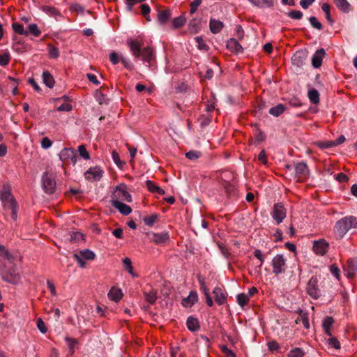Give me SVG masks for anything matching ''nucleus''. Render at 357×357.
Returning <instances> with one entry per match:
<instances>
[{
    "instance_id": "46",
    "label": "nucleus",
    "mask_w": 357,
    "mask_h": 357,
    "mask_svg": "<svg viewBox=\"0 0 357 357\" xmlns=\"http://www.w3.org/2000/svg\"><path fill=\"white\" fill-rule=\"evenodd\" d=\"M10 55L9 52H4L0 54V66H6L9 63Z\"/></svg>"
},
{
    "instance_id": "36",
    "label": "nucleus",
    "mask_w": 357,
    "mask_h": 357,
    "mask_svg": "<svg viewBox=\"0 0 357 357\" xmlns=\"http://www.w3.org/2000/svg\"><path fill=\"white\" fill-rule=\"evenodd\" d=\"M250 1L258 7H271L273 5V0H250Z\"/></svg>"
},
{
    "instance_id": "60",
    "label": "nucleus",
    "mask_w": 357,
    "mask_h": 357,
    "mask_svg": "<svg viewBox=\"0 0 357 357\" xmlns=\"http://www.w3.org/2000/svg\"><path fill=\"white\" fill-rule=\"evenodd\" d=\"M1 256L3 257L5 259L8 260V264H12L13 256L6 248L4 251L1 252Z\"/></svg>"
},
{
    "instance_id": "33",
    "label": "nucleus",
    "mask_w": 357,
    "mask_h": 357,
    "mask_svg": "<svg viewBox=\"0 0 357 357\" xmlns=\"http://www.w3.org/2000/svg\"><path fill=\"white\" fill-rule=\"evenodd\" d=\"M159 218L157 213H152L150 215L146 216L143 218L144 222L146 225L151 227L155 223Z\"/></svg>"
},
{
    "instance_id": "39",
    "label": "nucleus",
    "mask_w": 357,
    "mask_h": 357,
    "mask_svg": "<svg viewBox=\"0 0 357 357\" xmlns=\"http://www.w3.org/2000/svg\"><path fill=\"white\" fill-rule=\"evenodd\" d=\"M172 23L174 29H178L185 23V17L184 15H180L173 19Z\"/></svg>"
},
{
    "instance_id": "4",
    "label": "nucleus",
    "mask_w": 357,
    "mask_h": 357,
    "mask_svg": "<svg viewBox=\"0 0 357 357\" xmlns=\"http://www.w3.org/2000/svg\"><path fill=\"white\" fill-rule=\"evenodd\" d=\"M0 274L4 281L12 284H17L20 281V275L13 264H6L0 268Z\"/></svg>"
},
{
    "instance_id": "25",
    "label": "nucleus",
    "mask_w": 357,
    "mask_h": 357,
    "mask_svg": "<svg viewBox=\"0 0 357 357\" xmlns=\"http://www.w3.org/2000/svg\"><path fill=\"white\" fill-rule=\"evenodd\" d=\"M169 234L167 232L154 233L152 235V241L157 244H163L168 241Z\"/></svg>"
},
{
    "instance_id": "61",
    "label": "nucleus",
    "mask_w": 357,
    "mask_h": 357,
    "mask_svg": "<svg viewBox=\"0 0 357 357\" xmlns=\"http://www.w3.org/2000/svg\"><path fill=\"white\" fill-rule=\"evenodd\" d=\"M269 351H273L278 350L280 348L279 344L276 341H270L267 343Z\"/></svg>"
},
{
    "instance_id": "11",
    "label": "nucleus",
    "mask_w": 357,
    "mask_h": 357,
    "mask_svg": "<svg viewBox=\"0 0 357 357\" xmlns=\"http://www.w3.org/2000/svg\"><path fill=\"white\" fill-rule=\"evenodd\" d=\"M344 272L349 278L357 275V257L349 259L347 264L344 266Z\"/></svg>"
},
{
    "instance_id": "35",
    "label": "nucleus",
    "mask_w": 357,
    "mask_h": 357,
    "mask_svg": "<svg viewBox=\"0 0 357 357\" xmlns=\"http://www.w3.org/2000/svg\"><path fill=\"white\" fill-rule=\"evenodd\" d=\"M145 298L149 303H153L157 298V291L155 289H151L149 291H144V293Z\"/></svg>"
},
{
    "instance_id": "1",
    "label": "nucleus",
    "mask_w": 357,
    "mask_h": 357,
    "mask_svg": "<svg viewBox=\"0 0 357 357\" xmlns=\"http://www.w3.org/2000/svg\"><path fill=\"white\" fill-rule=\"evenodd\" d=\"M130 52L135 59L142 58L144 63H147V66L153 69V62L155 61V53L151 47L142 48V43L137 39H128L126 42Z\"/></svg>"
},
{
    "instance_id": "54",
    "label": "nucleus",
    "mask_w": 357,
    "mask_h": 357,
    "mask_svg": "<svg viewBox=\"0 0 357 357\" xmlns=\"http://www.w3.org/2000/svg\"><path fill=\"white\" fill-rule=\"evenodd\" d=\"M126 4V9L128 11H132L133 6L139 3H142L145 0H125Z\"/></svg>"
},
{
    "instance_id": "57",
    "label": "nucleus",
    "mask_w": 357,
    "mask_h": 357,
    "mask_svg": "<svg viewBox=\"0 0 357 357\" xmlns=\"http://www.w3.org/2000/svg\"><path fill=\"white\" fill-rule=\"evenodd\" d=\"M112 156L114 162L117 166L121 167L123 165V162H122L120 160L119 153L116 151H112Z\"/></svg>"
},
{
    "instance_id": "28",
    "label": "nucleus",
    "mask_w": 357,
    "mask_h": 357,
    "mask_svg": "<svg viewBox=\"0 0 357 357\" xmlns=\"http://www.w3.org/2000/svg\"><path fill=\"white\" fill-rule=\"evenodd\" d=\"M213 293L214 294L215 301L216 303H218L219 305H222L225 303L226 300V296L220 287H215L213 289Z\"/></svg>"
},
{
    "instance_id": "52",
    "label": "nucleus",
    "mask_w": 357,
    "mask_h": 357,
    "mask_svg": "<svg viewBox=\"0 0 357 357\" xmlns=\"http://www.w3.org/2000/svg\"><path fill=\"white\" fill-rule=\"evenodd\" d=\"M49 56L51 59H56L59 56V49L56 47L49 45Z\"/></svg>"
},
{
    "instance_id": "50",
    "label": "nucleus",
    "mask_w": 357,
    "mask_h": 357,
    "mask_svg": "<svg viewBox=\"0 0 357 357\" xmlns=\"http://www.w3.org/2000/svg\"><path fill=\"white\" fill-rule=\"evenodd\" d=\"M12 49L17 53H23L26 51L24 45L20 42L15 43L12 46Z\"/></svg>"
},
{
    "instance_id": "44",
    "label": "nucleus",
    "mask_w": 357,
    "mask_h": 357,
    "mask_svg": "<svg viewBox=\"0 0 357 357\" xmlns=\"http://www.w3.org/2000/svg\"><path fill=\"white\" fill-rule=\"evenodd\" d=\"M237 303L241 306H244L249 301V296L245 294H239L236 296Z\"/></svg>"
},
{
    "instance_id": "32",
    "label": "nucleus",
    "mask_w": 357,
    "mask_h": 357,
    "mask_svg": "<svg viewBox=\"0 0 357 357\" xmlns=\"http://www.w3.org/2000/svg\"><path fill=\"white\" fill-rule=\"evenodd\" d=\"M43 79L44 84L49 88H52L54 85L53 76L47 70L43 73Z\"/></svg>"
},
{
    "instance_id": "37",
    "label": "nucleus",
    "mask_w": 357,
    "mask_h": 357,
    "mask_svg": "<svg viewBox=\"0 0 357 357\" xmlns=\"http://www.w3.org/2000/svg\"><path fill=\"white\" fill-rule=\"evenodd\" d=\"M12 28L13 31L20 35H24L27 36H28V31L24 29L23 25L14 22L12 24Z\"/></svg>"
},
{
    "instance_id": "34",
    "label": "nucleus",
    "mask_w": 357,
    "mask_h": 357,
    "mask_svg": "<svg viewBox=\"0 0 357 357\" xmlns=\"http://www.w3.org/2000/svg\"><path fill=\"white\" fill-rule=\"evenodd\" d=\"M284 109L285 107L284 106V105L278 104L269 109V114L274 116H279L282 113L284 112Z\"/></svg>"
},
{
    "instance_id": "30",
    "label": "nucleus",
    "mask_w": 357,
    "mask_h": 357,
    "mask_svg": "<svg viewBox=\"0 0 357 357\" xmlns=\"http://www.w3.org/2000/svg\"><path fill=\"white\" fill-rule=\"evenodd\" d=\"M146 185L148 190L153 193H158L159 195H164L165 190L156 185L153 182L150 180L146 181Z\"/></svg>"
},
{
    "instance_id": "53",
    "label": "nucleus",
    "mask_w": 357,
    "mask_h": 357,
    "mask_svg": "<svg viewBox=\"0 0 357 357\" xmlns=\"http://www.w3.org/2000/svg\"><path fill=\"white\" fill-rule=\"evenodd\" d=\"M65 340L68 342V345L70 350V354H73L74 353V348L77 344V340L76 339L70 338L68 337H66Z\"/></svg>"
},
{
    "instance_id": "43",
    "label": "nucleus",
    "mask_w": 357,
    "mask_h": 357,
    "mask_svg": "<svg viewBox=\"0 0 357 357\" xmlns=\"http://www.w3.org/2000/svg\"><path fill=\"white\" fill-rule=\"evenodd\" d=\"M327 343L329 347L336 349H340L341 347L340 343L337 339L332 335L327 340Z\"/></svg>"
},
{
    "instance_id": "5",
    "label": "nucleus",
    "mask_w": 357,
    "mask_h": 357,
    "mask_svg": "<svg viewBox=\"0 0 357 357\" xmlns=\"http://www.w3.org/2000/svg\"><path fill=\"white\" fill-rule=\"evenodd\" d=\"M273 266V273L275 275L284 273L287 269L286 259L282 255H275L271 261Z\"/></svg>"
},
{
    "instance_id": "62",
    "label": "nucleus",
    "mask_w": 357,
    "mask_h": 357,
    "mask_svg": "<svg viewBox=\"0 0 357 357\" xmlns=\"http://www.w3.org/2000/svg\"><path fill=\"white\" fill-rule=\"evenodd\" d=\"M52 142L48 137H45L42 139L41 146L43 149H48L52 146Z\"/></svg>"
},
{
    "instance_id": "15",
    "label": "nucleus",
    "mask_w": 357,
    "mask_h": 357,
    "mask_svg": "<svg viewBox=\"0 0 357 357\" xmlns=\"http://www.w3.org/2000/svg\"><path fill=\"white\" fill-rule=\"evenodd\" d=\"M294 170L298 181H302L309 174L307 166L304 162H299L295 165Z\"/></svg>"
},
{
    "instance_id": "23",
    "label": "nucleus",
    "mask_w": 357,
    "mask_h": 357,
    "mask_svg": "<svg viewBox=\"0 0 357 357\" xmlns=\"http://www.w3.org/2000/svg\"><path fill=\"white\" fill-rule=\"evenodd\" d=\"M337 8L344 13L351 10V6L347 0H333Z\"/></svg>"
},
{
    "instance_id": "27",
    "label": "nucleus",
    "mask_w": 357,
    "mask_h": 357,
    "mask_svg": "<svg viewBox=\"0 0 357 357\" xmlns=\"http://www.w3.org/2000/svg\"><path fill=\"white\" fill-rule=\"evenodd\" d=\"M223 26H224V24H223L222 22H221L220 20H215V19L210 20L209 27H210L211 31L213 33L216 34V33L220 32V31L222 29Z\"/></svg>"
},
{
    "instance_id": "6",
    "label": "nucleus",
    "mask_w": 357,
    "mask_h": 357,
    "mask_svg": "<svg viewBox=\"0 0 357 357\" xmlns=\"http://www.w3.org/2000/svg\"><path fill=\"white\" fill-rule=\"evenodd\" d=\"M43 188L45 193L53 194L56 190V181L53 175L45 172L42 176Z\"/></svg>"
},
{
    "instance_id": "20",
    "label": "nucleus",
    "mask_w": 357,
    "mask_h": 357,
    "mask_svg": "<svg viewBox=\"0 0 357 357\" xmlns=\"http://www.w3.org/2000/svg\"><path fill=\"white\" fill-rule=\"evenodd\" d=\"M198 300V294L195 291H191L189 295L183 298L182 305L185 307L192 306Z\"/></svg>"
},
{
    "instance_id": "18",
    "label": "nucleus",
    "mask_w": 357,
    "mask_h": 357,
    "mask_svg": "<svg viewBox=\"0 0 357 357\" xmlns=\"http://www.w3.org/2000/svg\"><path fill=\"white\" fill-rule=\"evenodd\" d=\"M319 78V75H317L315 79H316V86L317 88H314V105H317L320 100L319 97L321 94H325L326 90L322 86L321 82L318 81V79Z\"/></svg>"
},
{
    "instance_id": "9",
    "label": "nucleus",
    "mask_w": 357,
    "mask_h": 357,
    "mask_svg": "<svg viewBox=\"0 0 357 357\" xmlns=\"http://www.w3.org/2000/svg\"><path fill=\"white\" fill-rule=\"evenodd\" d=\"M307 58V52L305 50H301L293 55L291 58V63L295 70L301 68L306 63Z\"/></svg>"
},
{
    "instance_id": "47",
    "label": "nucleus",
    "mask_w": 357,
    "mask_h": 357,
    "mask_svg": "<svg viewBox=\"0 0 357 357\" xmlns=\"http://www.w3.org/2000/svg\"><path fill=\"white\" fill-rule=\"evenodd\" d=\"M195 40L197 43V46L199 50L206 51L208 50V46L206 45L202 36H197L195 38Z\"/></svg>"
},
{
    "instance_id": "7",
    "label": "nucleus",
    "mask_w": 357,
    "mask_h": 357,
    "mask_svg": "<svg viewBox=\"0 0 357 357\" xmlns=\"http://www.w3.org/2000/svg\"><path fill=\"white\" fill-rule=\"evenodd\" d=\"M111 200H119L121 202L125 201L127 202H131L132 197L130 194L127 191L126 186L122 184L116 187L114 192L111 196Z\"/></svg>"
},
{
    "instance_id": "58",
    "label": "nucleus",
    "mask_w": 357,
    "mask_h": 357,
    "mask_svg": "<svg viewBox=\"0 0 357 357\" xmlns=\"http://www.w3.org/2000/svg\"><path fill=\"white\" fill-rule=\"evenodd\" d=\"M288 16L292 19L299 20L302 17L303 13L299 10H291L288 13Z\"/></svg>"
},
{
    "instance_id": "22",
    "label": "nucleus",
    "mask_w": 357,
    "mask_h": 357,
    "mask_svg": "<svg viewBox=\"0 0 357 357\" xmlns=\"http://www.w3.org/2000/svg\"><path fill=\"white\" fill-rule=\"evenodd\" d=\"M227 47L229 50L235 53H241L243 52V47L238 42V40L235 38H230L227 42Z\"/></svg>"
},
{
    "instance_id": "14",
    "label": "nucleus",
    "mask_w": 357,
    "mask_h": 357,
    "mask_svg": "<svg viewBox=\"0 0 357 357\" xmlns=\"http://www.w3.org/2000/svg\"><path fill=\"white\" fill-rule=\"evenodd\" d=\"M103 172L98 167L89 168L85 173L84 176L89 181H99L102 177Z\"/></svg>"
},
{
    "instance_id": "8",
    "label": "nucleus",
    "mask_w": 357,
    "mask_h": 357,
    "mask_svg": "<svg viewBox=\"0 0 357 357\" xmlns=\"http://www.w3.org/2000/svg\"><path fill=\"white\" fill-rule=\"evenodd\" d=\"M74 259L82 268L86 267L84 260H93L96 257L95 253L89 249H84L73 255Z\"/></svg>"
},
{
    "instance_id": "51",
    "label": "nucleus",
    "mask_w": 357,
    "mask_h": 357,
    "mask_svg": "<svg viewBox=\"0 0 357 357\" xmlns=\"http://www.w3.org/2000/svg\"><path fill=\"white\" fill-rule=\"evenodd\" d=\"M201 152L198 151H190L185 153V157L191 160L198 159L201 156Z\"/></svg>"
},
{
    "instance_id": "13",
    "label": "nucleus",
    "mask_w": 357,
    "mask_h": 357,
    "mask_svg": "<svg viewBox=\"0 0 357 357\" xmlns=\"http://www.w3.org/2000/svg\"><path fill=\"white\" fill-rule=\"evenodd\" d=\"M329 243L324 238L314 241V252L321 256L324 255L328 250Z\"/></svg>"
},
{
    "instance_id": "19",
    "label": "nucleus",
    "mask_w": 357,
    "mask_h": 357,
    "mask_svg": "<svg viewBox=\"0 0 357 357\" xmlns=\"http://www.w3.org/2000/svg\"><path fill=\"white\" fill-rule=\"evenodd\" d=\"M326 53L324 49L320 48L314 53V68H319L326 57Z\"/></svg>"
},
{
    "instance_id": "12",
    "label": "nucleus",
    "mask_w": 357,
    "mask_h": 357,
    "mask_svg": "<svg viewBox=\"0 0 357 357\" xmlns=\"http://www.w3.org/2000/svg\"><path fill=\"white\" fill-rule=\"evenodd\" d=\"M286 209L281 203L274 204L272 217L276 221L277 224H280L286 218Z\"/></svg>"
},
{
    "instance_id": "42",
    "label": "nucleus",
    "mask_w": 357,
    "mask_h": 357,
    "mask_svg": "<svg viewBox=\"0 0 357 357\" xmlns=\"http://www.w3.org/2000/svg\"><path fill=\"white\" fill-rule=\"evenodd\" d=\"M304 355L305 352L298 347L291 349L287 354L288 357H303Z\"/></svg>"
},
{
    "instance_id": "17",
    "label": "nucleus",
    "mask_w": 357,
    "mask_h": 357,
    "mask_svg": "<svg viewBox=\"0 0 357 357\" xmlns=\"http://www.w3.org/2000/svg\"><path fill=\"white\" fill-rule=\"evenodd\" d=\"M111 204L123 215H128L132 212V208L121 201L111 200Z\"/></svg>"
},
{
    "instance_id": "21",
    "label": "nucleus",
    "mask_w": 357,
    "mask_h": 357,
    "mask_svg": "<svg viewBox=\"0 0 357 357\" xmlns=\"http://www.w3.org/2000/svg\"><path fill=\"white\" fill-rule=\"evenodd\" d=\"M186 326L188 329L191 332H197L200 329V324L199 320L193 316L188 317L186 321Z\"/></svg>"
},
{
    "instance_id": "26",
    "label": "nucleus",
    "mask_w": 357,
    "mask_h": 357,
    "mask_svg": "<svg viewBox=\"0 0 357 357\" xmlns=\"http://www.w3.org/2000/svg\"><path fill=\"white\" fill-rule=\"evenodd\" d=\"M107 296L110 300L114 301L115 302H118L121 299L123 296V293L121 291V289L113 287L109 291Z\"/></svg>"
},
{
    "instance_id": "38",
    "label": "nucleus",
    "mask_w": 357,
    "mask_h": 357,
    "mask_svg": "<svg viewBox=\"0 0 357 357\" xmlns=\"http://www.w3.org/2000/svg\"><path fill=\"white\" fill-rule=\"evenodd\" d=\"M123 264L124 269L126 271H128L130 275H132L134 277L137 276L133 272V267L130 259H129L128 257H126L125 259H123Z\"/></svg>"
},
{
    "instance_id": "16",
    "label": "nucleus",
    "mask_w": 357,
    "mask_h": 357,
    "mask_svg": "<svg viewBox=\"0 0 357 357\" xmlns=\"http://www.w3.org/2000/svg\"><path fill=\"white\" fill-rule=\"evenodd\" d=\"M314 283L315 281L314 280ZM314 300H318L320 298V301L317 303H314V305H323L324 303H327L331 301V296H326L325 294H323V292L317 287L315 284H314Z\"/></svg>"
},
{
    "instance_id": "56",
    "label": "nucleus",
    "mask_w": 357,
    "mask_h": 357,
    "mask_svg": "<svg viewBox=\"0 0 357 357\" xmlns=\"http://www.w3.org/2000/svg\"><path fill=\"white\" fill-rule=\"evenodd\" d=\"M37 327L38 329L42 333H46L47 331V328L45 326V324L43 321L42 318H38L37 319Z\"/></svg>"
},
{
    "instance_id": "59",
    "label": "nucleus",
    "mask_w": 357,
    "mask_h": 357,
    "mask_svg": "<svg viewBox=\"0 0 357 357\" xmlns=\"http://www.w3.org/2000/svg\"><path fill=\"white\" fill-rule=\"evenodd\" d=\"M331 141L326 142H314V144L317 145L321 149H325L327 148L333 147L332 145H330Z\"/></svg>"
},
{
    "instance_id": "40",
    "label": "nucleus",
    "mask_w": 357,
    "mask_h": 357,
    "mask_svg": "<svg viewBox=\"0 0 357 357\" xmlns=\"http://www.w3.org/2000/svg\"><path fill=\"white\" fill-rule=\"evenodd\" d=\"M28 31V35L29 33L33 35L35 37H38L41 31L38 29V25L36 24H31L28 26V29L26 30Z\"/></svg>"
},
{
    "instance_id": "41",
    "label": "nucleus",
    "mask_w": 357,
    "mask_h": 357,
    "mask_svg": "<svg viewBox=\"0 0 357 357\" xmlns=\"http://www.w3.org/2000/svg\"><path fill=\"white\" fill-rule=\"evenodd\" d=\"M141 13L146 18L147 21H151L150 12L151 8L148 4L144 3L140 6Z\"/></svg>"
},
{
    "instance_id": "2",
    "label": "nucleus",
    "mask_w": 357,
    "mask_h": 357,
    "mask_svg": "<svg viewBox=\"0 0 357 357\" xmlns=\"http://www.w3.org/2000/svg\"><path fill=\"white\" fill-rule=\"evenodd\" d=\"M0 201L5 209L11 211V218L16 220L17 218V210L19 208L17 202L13 196L9 184L3 185V190L0 192Z\"/></svg>"
},
{
    "instance_id": "63",
    "label": "nucleus",
    "mask_w": 357,
    "mask_h": 357,
    "mask_svg": "<svg viewBox=\"0 0 357 357\" xmlns=\"http://www.w3.org/2000/svg\"><path fill=\"white\" fill-rule=\"evenodd\" d=\"M84 238V235L79 231L74 232L73 235L71 236V241L72 242H76L79 241L80 240H82Z\"/></svg>"
},
{
    "instance_id": "31",
    "label": "nucleus",
    "mask_w": 357,
    "mask_h": 357,
    "mask_svg": "<svg viewBox=\"0 0 357 357\" xmlns=\"http://www.w3.org/2000/svg\"><path fill=\"white\" fill-rule=\"evenodd\" d=\"M333 323L334 319L331 317H326L323 321L322 327L325 333L328 336H331L330 328L333 326Z\"/></svg>"
},
{
    "instance_id": "45",
    "label": "nucleus",
    "mask_w": 357,
    "mask_h": 357,
    "mask_svg": "<svg viewBox=\"0 0 357 357\" xmlns=\"http://www.w3.org/2000/svg\"><path fill=\"white\" fill-rule=\"evenodd\" d=\"M96 99L100 105L107 104V96L103 94L101 91L97 90L95 93Z\"/></svg>"
},
{
    "instance_id": "48",
    "label": "nucleus",
    "mask_w": 357,
    "mask_h": 357,
    "mask_svg": "<svg viewBox=\"0 0 357 357\" xmlns=\"http://www.w3.org/2000/svg\"><path fill=\"white\" fill-rule=\"evenodd\" d=\"M70 321L73 325L80 326L81 321L84 322V317L80 314H73V316L70 317Z\"/></svg>"
},
{
    "instance_id": "49",
    "label": "nucleus",
    "mask_w": 357,
    "mask_h": 357,
    "mask_svg": "<svg viewBox=\"0 0 357 357\" xmlns=\"http://www.w3.org/2000/svg\"><path fill=\"white\" fill-rule=\"evenodd\" d=\"M78 151L81 157H82L85 160L90 159V155L84 145L82 144L78 146Z\"/></svg>"
},
{
    "instance_id": "55",
    "label": "nucleus",
    "mask_w": 357,
    "mask_h": 357,
    "mask_svg": "<svg viewBox=\"0 0 357 357\" xmlns=\"http://www.w3.org/2000/svg\"><path fill=\"white\" fill-rule=\"evenodd\" d=\"M330 271L337 279H340V270L335 264H333L330 266Z\"/></svg>"
},
{
    "instance_id": "29",
    "label": "nucleus",
    "mask_w": 357,
    "mask_h": 357,
    "mask_svg": "<svg viewBox=\"0 0 357 357\" xmlns=\"http://www.w3.org/2000/svg\"><path fill=\"white\" fill-rule=\"evenodd\" d=\"M74 149L65 148L62 149L59 153V158L63 162H66L70 160L74 154Z\"/></svg>"
},
{
    "instance_id": "64",
    "label": "nucleus",
    "mask_w": 357,
    "mask_h": 357,
    "mask_svg": "<svg viewBox=\"0 0 357 357\" xmlns=\"http://www.w3.org/2000/svg\"><path fill=\"white\" fill-rule=\"evenodd\" d=\"M335 177L340 182H346L349 180L348 176L344 173H339L335 175Z\"/></svg>"
},
{
    "instance_id": "3",
    "label": "nucleus",
    "mask_w": 357,
    "mask_h": 357,
    "mask_svg": "<svg viewBox=\"0 0 357 357\" xmlns=\"http://www.w3.org/2000/svg\"><path fill=\"white\" fill-rule=\"evenodd\" d=\"M335 228L339 236L342 238L351 228H357V218L349 215L338 220Z\"/></svg>"
},
{
    "instance_id": "24",
    "label": "nucleus",
    "mask_w": 357,
    "mask_h": 357,
    "mask_svg": "<svg viewBox=\"0 0 357 357\" xmlns=\"http://www.w3.org/2000/svg\"><path fill=\"white\" fill-rule=\"evenodd\" d=\"M172 16L170 9H165L159 10L158 13V21L161 24H165Z\"/></svg>"
},
{
    "instance_id": "10",
    "label": "nucleus",
    "mask_w": 357,
    "mask_h": 357,
    "mask_svg": "<svg viewBox=\"0 0 357 357\" xmlns=\"http://www.w3.org/2000/svg\"><path fill=\"white\" fill-rule=\"evenodd\" d=\"M109 60L114 64L116 65L119 63L121 61L123 64L124 67L129 70H132L134 69V65L128 58L121 56H119L118 54L115 52H112L109 54Z\"/></svg>"
}]
</instances>
